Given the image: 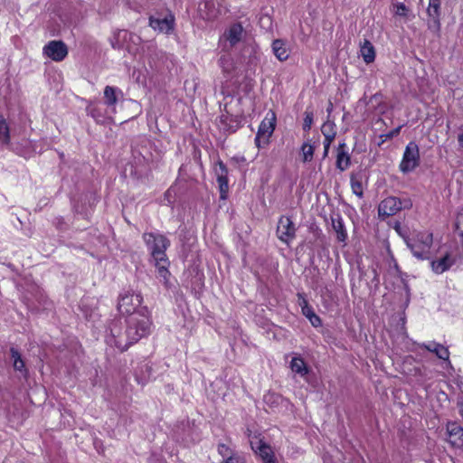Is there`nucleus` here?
Listing matches in <instances>:
<instances>
[{"label":"nucleus","instance_id":"nucleus-10","mask_svg":"<svg viewBox=\"0 0 463 463\" xmlns=\"http://www.w3.org/2000/svg\"><path fill=\"white\" fill-rule=\"evenodd\" d=\"M277 234L279 239L286 244H289L295 238V224L289 217L281 216L279 218L277 227Z\"/></svg>","mask_w":463,"mask_h":463},{"label":"nucleus","instance_id":"nucleus-1","mask_svg":"<svg viewBox=\"0 0 463 463\" xmlns=\"http://www.w3.org/2000/svg\"><path fill=\"white\" fill-rule=\"evenodd\" d=\"M151 325L149 317L143 313L128 317L124 325L119 320L113 321L106 342L110 346H115L120 352H124L142 337L148 335Z\"/></svg>","mask_w":463,"mask_h":463},{"label":"nucleus","instance_id":"nucleus-17","mask_svg":"<svg viewBox=\"0 0 463 463\" xmlns=\"http://www.w3.org/2000/svg\"><path fill=\"white\" fill-rule=\"evenodd\" d=\"M420 348L428 350L436 354L439 359L448 361L449 363V351L443 345L431 341L429 343H422L419 345Z\"/></svg>","mask_w":463,"mask_h":463},{"label":"nucleus","instance_id":"nucleus-19","mask_svg":"<svg viewBox=\"0 0 463 463\" xmlns=\"http://www.w3.org/2000/svg\"><path fill=\"white\" fill-rule=\"evenodd\" d=\"M449 441L456 447L463 446V428L455 422L449 423L447 426Z\"/></svg>","mask_w":463,"mask_h":463},{"label":"nucleus","instance_id":"nucleus-42","mask_svg":"<svg viewBox=\"0 0 463 463\" xmlns=\"http://www.w3.org/2000/svg\"><path fill=\"white\" fill-rule=\"evenodd\" d=\"M332 142H328L327 140H324V153L323 157H326L329 152V148Z\"/></svg>","mask_w":463,"mask_h":463},{"label":"nucleus","instance_id":"nucleus-20","mask_svg":"<svg viewBox=\"0 0 463 463\" xmlns=\"http://www.w3.org/2000/svg\"><path fill=\"white\" fill-rule=\"evenodd\" d=\"M10 354H11V359L13 361L14 369L16 372L20 373V374L24 378H27L28 377V369L25 366V363H24V359L22 358L20 352L16 348L11 347Z\"/></svg>","mask_w":463,"mask_h":463},{"label":"nucleus","instance_id":"nucleus-46","mask_svg":"<svg viewBox=\"0 0 463 463\" xmlns=\"http://www.w3.org/2000/svg\"><path fill=\"white\" fill-rule=\"evenodd\" d=\"M373 273H374V279H375V280H376V282L378 283V279H377L376 269H373Z\"/></svg>","mask_w":463,"mask_h":463},{"label":"nucleus","instance_id":"nucleus-12","mask_svg":"<svg viewBox=\"0 0 463 463\" xmlns=\"http://www.w3.org/2000/svg\"><path fill=\"white\" fill-rule=\"evenodd\" d=\"M43 54L54 61H61L68 55V48L61 41H51L43 47Z\"/></svg>","mask_w":463,"mask_h":463},{"label":"nucleus","instance_id":"nucleus-21","mask_svg":"<svg viewBox=\"0 0 463 463\" xmlns=\"http://www.w3.org/2000/svg\"><path fill=\"white\" fill-rule=\"evenodd\" d=\"M272 52L276 58L284 61L289 57L290 51L288 47L287 43L281 39H276L272 42Z\"/></svg>","mask_w":463,"mask_h":463},{"label":"nucleus","instance_id":"nucleus-8","mask_svg":"<svg viewBox=\"0 0 463 463\" xmlns=\"http://www.w3.org/2000/svg\"><path fill=\"white\" fill-rule=\"evenodd\" d=\"M244 30L240 23L232 24L221 36L220 43L222 50L228 51L239 43L243 36Z\"/></svg>","mask_w":463,"mask_h":463},{"label":"nucleus","instance_id":"nucleus-24","mask_svg":"<svg viewBox=\"0 0 463 463\" xmlns=\"http://www.w3.org/2000/svg\"><path fill=\"white\" fill-rule=\"evenodd\" d=\"M332 226L336 233L337 241L345 242L347 239V232L342 217L337 215L335 218H332Z\"/></svg>","mask_w":463,"mask_h":463},{"label":"nucleus","instance_id":"nucleus-31","mask_svg":"<svg viewBox=\"0 0 463 463\" xmlns=\"http://www.w3.org/2000/svg\"><path fill=\"white\" fill-rule=\"evenodd\" d=\"M0 142L3 145L10 144L9 128L4 119L0 120Z\"/></svg>","mask_w":463,"mask_h":463},{"label":"nucleus","instance_id":"nucleus-37","mask_svg":"<svg viewBox=\"0 0 463 463\" xmlns=\"http://www.w3.org/2000/svg\"><path fill=\"white\" fill-rule=\"evenodd\" d=\"M116 37L119 40V39H122V40H127V39H129V40H133L134 41V38L137 39V40H139V37L128 32V31H125V30H121V31H118V33L116 34Z\"/></svg>","mask_w":463,"mask_h":463},{"label":"nucleus","instance_id":"nucleus-23","mask_svg":"<svg viewBox=\"0 0 463 463\" xmlns=\"http://www.w3.org/2000/svg\"><path fill=\"white\" fill-rule=\"evenodd\" d=\"M360 53L365 63L369 64L375 60V49L372 43L364 39V43L360 46Z\"/></svg>","mask_w":463,"mask_h":463},{"label":"nucleus","instance_id":"nucleus-9","mask_svg":"<svg viewBox=\"0 0 463 463\" xmlns=\"http://www.w3.org/2000/svg\"><path fill=\"white\" fill-rule=\"evenodd\" d=\"M440 0H429L427 7L428 29L435 34H439L440 31Z\"/></svg>","mask_w":463,"mask_h":463},{"label":"nucleus","instance_id":"nucleus-25","mask_svg":"<svg viewBox=\"0 0 463 463\" xmlns=\"http://www.w3.org/2000/svg\"><path fill=\"white\" fill-rule=\"evenodd\" d=\"M155 266L157 269V278L161 282H163L166 287L169 283L170 272L168 270L169 260L165 259V262L163 261H155Z\"/></svg>","mask_w":463,"mask_h":463},{"label":"nucleus","instance_id":"nucleus-45","mask_svg":"<svg viewBox=\"0 0 463 463\" xmlns=\"http://www.w3.org/2000/svg\"><path fill=\"white\" fill-rule=\"evenodd\" d=\"M332 108H333L332 103H329V106H328V108L326 109V110H327V112H328V113H330V112H331Z\"/></svg>","mask_w":463,"mask_h":463},{"label":"nucleus","instance_id":"nucleus-6","mask_svg":"<svg viewBox=\"0 0 463 463\" xmlns=\"http://www.w3.org/2000/svg\"><path fill=\"white\" fill-rule=\"evenodd\" d=\"M276 127V117L274 113L269 118L268 115L260 122L255 137V145L258 148L266 146Z\"/></svg>","mask_w":463,"mask_h":463},{"label":"nucleus","instance_id":"nucleus-39","mask_svg":"<svg viewBox=\"0 0 463 463\" xmlns=\"http://www.w3.org/2000/svg\"><path fill=\"white\" fill-rule=\"evenodd\" d=\"M222 463H245V458L242 455L236 453L233 456H230L229 458L224 459Z\"/></svg>","mask_w":463,"mask_h":463},{"label":"nucleus","instance_id":"nucleus-47","mask_svg":"<svg viewBox=\"0 0 463 463\" xmlns=\"http://www.w3.org/2000/svg\"><path fill=\"white\" fill-rule=\"evenodd\" d=\"M459 411H460V414L463 416V404L460 406Z\"/></svg>","mask_w":463,"mask_h":463},{"label":"nucleus","instance_id":"nucleus-13","mask_svg":"<svg viewBox=\"0 0 463 463\" xmlns=\"http://www.w3.org/2000/svg\"><path fill=\"white\" fill-rule=\"evenodd\" d=\"M214 175L220 190V198L225 200L228 196V169L222 160H218L214 165Z\"/></svg>","mask_w":463,"mask_h":463},{"label":"nucleus","instance_id":"nucleus-38","mask_svg":"<svg viewBox=\"0 0 463 463\" xmlns=\"http://www.w3.org/2000/svg\"><path fill=\"white\" fill-rule=\"evenodd\" d=\"M395 14L405 17L408 13V8L403 3H397L395 5Z\"/></svg>","mask_w":463,"mask_h":463},{"label":"nucleus","instance_id":"nucleus-27","mask_svg":"<svg viewBox=\"0 0 463 463\" xmlns=\"http://www.w3.org/2000/svg\"><path fill=\"white\" fill-rule=\"evenodd\" d=\"M350 184H351L352 192L359 198H363L364 187H363L362 175L360 174H354V173L351 174Z\"/></svg>","mask_w":463,"mask_h":463},{"label":"nucleus","instance_id":"nucleus-32","mask_svg":"<svg viewBox=\"0 0 463 463\" xmlns=\"http://www.w3.org/2000/svg\"><path fill=\"white\" fill-rule=\"evenodd\" d=\"M302 314L309 320L313 326L318 327L322 325L321 318L314 312L312 307H308L307 312L305 310Z\"/></svg>","mask_w":463,"mask_h":463},{"label":"nucleus","instance_id":"nucleus-43","mask_svg":"<svg viewBox=\"0 0 463 463\" xmlns=\"http://www.w3.org/2000/svg\"><path fill=\"white\" fill-rule=\"evenodd\" d=\"M458 143L460 151L463 152V128L461 129L460 133L458 135Z\"/></svg>","mask_w":463,"mask_h":463},{"label":"nucleus","instance_id":"nucleus-15","mask_svg":"<svg viewBox=\"0 0 463 463\" xmlns=\"http://www.w3.org/2000/svg\"><path fill=\"white\" fill-rule=\"evenodd\" d=\"M251 449L262 459L263 463H277L270 446L260 439L257 442H250Z\"/></svg>","mask_w":463,"mask_h":463},{"label":"nucleus","instance_id":"nucleus-7","mask_svg":"<svg viewBox=\"0 0 463 463\" xmlns=\"http://www.w3.org/2000/svg\"><path fill=\"white\" fill-rule=\"evenodd\" d=\"M420 164V149L415 142H410L404 150L400 170L406 174L413 171Z\"/></svg>","mask_w":463,"mask_h":463},{"label":"nucleus","instance_id":"nucleus-5","mask_svg":"<svg viewBox=\"0 0 463 463\" xmlns=\"http://www.w3.org/2000/svg\"><path fill=\"white\" fill-rule=\"evenodd\" d=\"M142 300L143 298L141 295L127 292L120 296L118 303V309L121 314H128L129 317L138 313H143L148 316L146 307H142L140 310L136 311L137 308L140 307Z\"/></svg>","mask_w":463,"mask_h":463},{"label":"nucleus","instance_id":"nucleus-30","mask_svg":"<svg viewBox=\"0 0 463 463\" xmlns=\"http://www.w3.org/2000/svg\"><path fill=\"white\" fill-rule=\"evenodd\" d=\"M453 229L459 236L460 241L463 245V207L460 208L456 214Z\"/></svg>","mask_w":463,"mask_h":463},{"label":"nucleus","instance_id":"nucleus-41","mask_svg":"<svg viewBox=\"0 0 463 463\" xmlns=\"http://www.w3.org/2000/svg\"><path fill=\"white\" fill-rule=\"evenodd\" d=\"M394 230L403 239L404 242L406 243V238H410L411 235L407 234V232L402 227L401 222H397L394 224Z\"/></svg>","mask_w":463,"mask_h":463},{"label":"nucleus","instance_id":"nucleus-18","mask_svg":"<svg viewBox=\"0 0 463 463\" xmlns=\"http://www.w3.org/2000/svg\"><path fill=\"white\" fill-rule=\"evenodd\" d=\"M351 165V158L346 151V144L340 143L337 146L335 166L341 172L346 170Z\"/></svg>","mask_w":463,"mask_h":463},{"label":"nucleus","instance_id":"nucleus-29","mask_svg":"<svg viewBox=\"0 0 463 463\" xmlns=\"http://www.w3.org/2000/svg\"><path fill=\"white\" fill-rule=\"evenodd\" d=\"M290 368L294 373H298L302 376L307 374L308 372L305 361L300 357L292 358L290 362Z\"/></svg>","mask_w":463,"mask_h":463},{"label":"nucleus","instance_id":"nucleus-2","mask_svg":"<svg viewBox=\"0 0 463 463\" xmlns=\"http://www.w3.org/2000/svg\"><path fill=\"white\" fill-rule=\"evenodd\" d=\"M405 244L417 260H430L433 234L428 231L414 232L410 238H406Z\"/></svg>","mask_w":463,"mask_h":463},{"label":"nucleus","instance_id":"nucleus-33","mask_svg":"<svg viewBox=\"0 0 463 463\" xmlns=\"http://www.w3.org/2000/svg\"><path fill=\"white\" fill-rule=\"evenodd\" d=\"M315 148L309 143H304L301 146V153L303 161L305 163L310 162L313 159Z\"/></svg>","mask_w":463,"mask_h":463},{"label":"nucleus","instance_id":"nucleus-4","mask_svg":"<svg viewBox=\"0 0 463 463\" xmlns=\"http://www.w3.org/2000/svg\"><path fill=\"white\" fill-rule=\"evenodd\" d=\"M412 207V201L408 198L388 196L378 205V215L382 220L393 216L402 210H409Z\"/></svg>","mask_w":463,"mask_h":463},{"label":"nucleus","instance_id":"nucleus-22","mask_svg":"<svg viewBox=\"0 0 463 463\" xmlns=\"http://www.w3.org/2000/svg\"><path fill=\"white\" fill-rule=\"evenodd\" d=\"M118 95H122V91L117 88L112 86H106L104 89V99L105 104L111 108L112 111L115 112V106L118 100Z\"/></svg>","mask_w":463,"mask_h":463},{"label":"nucleus","instance_id":"nucleus-14","mask_svg":"<svg viewBox=\"0 0 463 463\" xmlns=\"http://www.w3.org/2000/svg\"><path fill=\"white\" fill-rule=\"evenodd\" d=\"M456 263V257L447 251L440 259L430 261L431 270L436 274H442Z\"/></svg>","mask_w":463,"mask_h":463},{"label":"nucleus","instance_id":"nucleus-11","mask_svg":"<svg viewBox=\"0 0 463 463\" xmlns=\"http://www.w3.org/2000/svg\"><path fill=\"white\" fill-rule=\"evenodd\" d=\"M149 25L158 33H170L175 29V16L171 13L166 14L165 16L149 17Z\"/></svg>","mask_w":463,"mask_h":463},{"label":"nucleus","instance_id":"nucleus-34","mask_svg":"<svg viewBox=\"0 0 463 463\" xmlns=\"http://www.w3.org/2000/svg\"><path fill=\"white\" fill-rule=\"evenodd\" d=\"M217 450L218 453L223 458V460L237 453L234 452L229 446L222 443L218 445Z\"/></svg>","mask_w":463,"mask_h":463},{"label":"nucleus","instance_id":"nucleus-40","mask_svg":"<svg viewBox=\"0 0 463 463\" xmlns=\"http://www.w3.org/2000/svg\"><path fill=\"white\" fill-rule=\"evenodd\" d=\"M402 128V126H399L398 128L392 129V131H390L386 134L381 135L380 137L383 138V141H385L387 139H392L400 134Z\"/></svg>","mask_w":463,"mask_h":463},{"label":"nucleus","instance_id":"nucleus-28","mask_svg":"<svg viewBox=\"0 0 463 463\" xmlns=\"http://www.w3.org/2000/svg\"><path fill=\"white\" fill-rule=\"evenodd\" d=\"M321 132L325 137V140L333 142L336 135L335 124L333 121L327 120L322 125Z\"/></svg>","mask_w":463,"mask_h":463},{"label":"nucleus","instance_id":"nucleus-36","mask_svg":"<svg viewBox=\"0 0 463 463\" xmlns=\"http://www.w3.org/2000/svg\"><path fill=\"white\" fill-rule=\"evenodd\" d=\"M298 304L301 307V311H308V307L311 306L308 304V301L307 300L305 295L303 293H298Z\"/></svg>","mask_w":463,"mask_h":463},{"label":"nucleus","instance_id":"nucleus-16","mask_svg":"<svg viewBox=\"0 0 463 463\" xmlns=\"http://www.w3.org/2000/svg\"><path fill=\"white\" fill-rule=\"evenodd\" d=\"M218 126L224 132L233 133L241 126V119L227 112L220 116Z\"/></svg>","mask_w":463,"mask_h":463},{"label":"nucleus","instance_id":"nucleus-3","mask_svg":"<svg viewBox=\"0 0 463 463\" xmlns=\"http://www.w3.org/2000/svg\"><path fill=\"white\" fill-rule=\"evenodd\" d=\"M142 237L154 261L159 260L165 263L167 259L165 250L170 246V241L157 232H145Z\"/></svg>","mask_w":463,"mask_h":463},{"label":"nucleus","instance_id":"nucleus-35","mask_svg":"<svg viewBox=\"0 0 463 463\" xmlns=\"http://www.w3.org/2000/svg\"><path fill=\"white\" fill-rule=\"evenodd\" d=\"M304 115H305V118H304V122H303V129L305 131H309L311 128V126L313 124L314 115H313L312 111H309L307 109L305 111Z\"/></svg>","mask_w":463,"mask_h":463},{"label":"nucleus","instance_id":"nucleus-26","mask_svg":"<svg viewBox=\"0 0 463 463\" xmlns=\"http://www.w3.org/2000/svg\"><path fill=\"white\" fill-rule=\"evenodd\" d=\"M218 64L226 76H230L235 69L234 61L229 54L222 55L218 61Z\"/></svg>","mask_w":463,"mask_h":463},{"label":"nucleus","instance_id":"nucleus-44","mask_svg":"<svg viewBox=\"0 0 463 463\" xmlns=\"http://www.w3.org/2000/svg\"><path fill=\"white\" fill-rule=\"evenodd\" d=\"M112 46H113V48H118V49L121 48V44L119 43H112Z\"/></svg>","mask_w":463,"mask_h":463}]
</instances>
